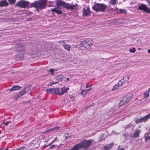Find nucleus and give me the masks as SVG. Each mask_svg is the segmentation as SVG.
Instances as JSON below:
<instances>
[{
	"label": "nucleus",
	"mask_w": 150,
	"mask_h": 150,
	"mask_svg": "<svg viewBox=\"0 0 150 150\" xmlns=\"http://www.w3.org/2000/svg\"><path fill=\"white\" fill-rule=\"evenodd\" d=\"M67 81H68L69 80V78H67L66 79Z\"/></svg>",
	"instance_id": "09e8293b"
},
{
	"label": "nucleus",
	"mask_w": 150,
	"mask_h": 150,
	"mask_svg": "<svg viewBox=\"0 0 150 150\" xmlns=\"http://www.w3.org/2000/svg\"><path fill=\"white\" fill-rule=\"evenodd\" d=\"M125 97L129 101L133 97V95L131 93L127 94Z\"/></svg>",
	"instance_id": "412c9836"
},
{
	"label": "nucleus",
	"mask_w": 150,
	"mask_h": 150,
	"mask_svg": "<svg viewBox=\"0 0 150 150\" xmlns=\"http://www.w3.org/2000/svg\"><path fill=\"white\" fill-rule=\"evenodd\" d=\"M18 50L21 54L23 55L25 52V49L23 46L19 47Z\"/></svg>",
	"instance_id": "dca6fc26"
},
{
	"label": "nucleus",
	"mask_w": 150,
	"mask_h": 150,
	"mask_svg": "<svg viewBox=\"0 0 150 150\" xmlns=\"http://www.w3.org/2000/svg\"><path fill=\"white\" fill-rule=\"evenodd\" d=\"M123 101L125 102H126L127 103L129 101L125 97L123 98Z\"/></svg>",
	"instance_id": "e433bc0d"
},
{
	"label": "nucleus",
	"mask_w": 150,
	"mask_h": 150,
	"mask_svg": "<svg viewBox=\"0 0 150 150\" xmlns=\"http://www.w3.org/2000/svg\"><path fill=\"white\" fill-rule=\"evenodd\" d=\"M141 132V131L139 130H136L134 132L132 137L134 138L135 137H138L139 135V134Z\"/></svg>",
	"instance_id": "ddd939ff"
},
{
	"label": "nucleus",
	"mask_w": 150,
	"mask_h": 150,
	"mask_svg": "<svg viewBox=\"0 0 150 150\" xmlns=\"http://www.w3.org/2000/svg\"><path fill=\"white\" fill-rule=\"evenodd\" d=\"M19 149H21V150H23L25 149V147H20V148H19Z\"/></svg>",
	"instance_id": "a18cd8bd"
},
{
	"label": "nucleus",
	"mask_w": 150,
	"mask_h": 150,
	"mask_svg": "<svg viewBox=\"0 0 150 150\" xmlns=\"http://www.w3.org/2000/svg\"><path fill=\"white\" fill-rule=\"evenodd\" d=\"M115 11L117 13H125L126 11L125 9H118L117 7H115Z\"/></svg>",
	"instance_id": "4468645a"
},
{
	"label": "nucleus",
	"mask_w": 150,
	"mask_h": 150,
	"mask_svg": "<svg viewBox=\"0 0 150 150\" xmlns=\"http://www.w3.org/2000/svg\"><path fill=\"white\" fill-rule=\"evenodd\" d=\"M150 92V88L148 89V90L145 92L143 93V97L144 98H147L149 96V93Z\"/></svg>",
	"instance_id": "2eb2a0df"
},
{
	"label": "nucleus",
	"mask_w": 150,
	"mask_h": 150,
	"mask_svg": "<svg viewBox=\"0 0 150 150\" xmlns=\"http://www.w3.org/2000/svg\"><path fill=\"white\" fill-rule=\"evenodd\" d=\"M55 148V146L54 145H52L50 146V149H54Z\"/></svg>",
	"instance_id": "a19ab883"
},
{
	"label": "nucleus",
	"mask_w": 150,
	"mask_h": 150,
	"mask_svg": "<svg viewBox=\"0 0 150 150\" xmlns=\"http://www.w3.org/2000/svg\"><path fill=\"white\" fill-rule=\"evenodd\" d=\"M87 93L88 92L86 89L83 90L81 92V95L83 96L86 95Z\"/></svg>",
	"instance_id": "c756f323"
},
{
	"label": "nucleus",
	"mask_w": 150,
	"mask_h": 150,
	"mask_svg": "<svg viewBox=\"0 0 150 150\" xmlns=\"http://www.w3.org/2000/svg\"><path fill=\"white\" fill-rule=\"evenodd\" d=\"M47 2V0H41L39 2L35 1L31 4V6L35 7L37 11H39L45 8Z\"/></svg>",
	"instance_id": "f03ea898"
},
{
	"label": "nucleus",
	"mask_w": 150,
	"mask_h": 150,
	"mask_svg": "<svg viewBox=\"0 0 150 150\" xmlns=\"http://www.w3.org/2000/svg\"><path fill=\"white\" fill-rule=\"evenodd\" d=\"M81 148V146L80 143H79L76 144L69 150H79V149Z\"/></svg>",
	"instance_id": "f8f14e48"
},
{
	"label": "nucleus",
	"mask_w": 150,
	"mask_h": 150,
	"mask_svg": "<svg viewBox=\"0 0 150 150\" xmlns=\"http://www.w3.org/2000/svg\"><path fill=\"white\" fill-rule=\"evenodd\" d=\"M120 85L118 84H116L114 86H113V88L112 89V91H114V90H117L118 88L120 87Z\"/></svg>",
	"instance_id": "2f4dec72"
},
{
	"label": "nucleus",
	"mask_w": 150,
	"mask_h": 150,
	"mask_svg": "<svg viewBox=\"0 0 150 150\" xmlns=\"http://www.w3.org/2000/svg\"><path fill=\"white\" fill-rule=\"evenodd\" d=\"M60 128V127H54V128H52L50 129H49L46 132H48L49 131H54L55 130L59 129Z\"/></svg>",
	"instance_id": "a878e982"
},
{
	"label": "nucleus",
	"mask_w": 150,
	"mask_h": 150,
	"mask_svg": "<svg viewBox=\"0 0 150 150\" xmlns=\"http://www.w3.org/2000/svg\"><path fill=\"white\" fill-rule=\"evenodd\" d=\"M57 139V137H56L55 139L54 140H53L52 142H51L50 143V144H49L48 145H50L51 144H52V143H53L54 142V141Z\"/></svg>",
	"instance_id": "4c0bfd02"
},
{
	"label": "nucleus",
	"mask_w": 150,
	"mask_h": 150,
	"mask_svg": "<svg viewBox=\"0 0 150 150\" xmlns=\"http://www.w3.org/2000/svg\"><path fill=\"white\" fill-rule=\"evenodd\" d=\"M127 103L126 102L123 101V99H122V100L120 102L119 107L120 108L121 106H124Z\"/></svg>",
	"instance_id": "5701e85b"
},
{
	"label": "nucleus",
	"mask_w": 150,
	"mask_h": 150,
	"mask_svg": "<svg viewBox=\"0 0 150 150\" xmlns=\"http://www.w3.org/2000/svg\"><path fill=\"white\" fill-rule=\"evenodd\" d=\"M55 71L54 69H50L48 70L49 72H50L51 73V74L53 75V71Z\"/></svg>",
	"instance_id": "c9c22d12"
},
{
	"label": "nucleus",
	"mask_w": 150,
	"mask_h": 150,
	"mask_svg": "<svg viewBox=\"0 0 150 150\" xmlns=\"http://www.w3.org/2000/svg\"><path fill=\"white\" fill-rule=\"evenodd\" d=\"M94 43V41L90 38H88L81 42V45L85 49L89 50L91 48V45Z\"/></svg>",
	"instance_id": "7ed1b4c3"
},
{
	"label": "nucleus",
	"mask_w": 150,
	"mask_h": 150,
	"mask_svg": "<svg viewBox=\"0 0 150 150\" xmlns=\"http://www.w3.org/2000/svg\"><path fill=\"white\" fill-rule=\"evenodd\" d=\"M1 131V130H0V132Z\"/></svg>",
	"instance_id": "864d4df0"
},
{
	"label": "nucleus",
	"mask_w": 150,
	"mask_h": 150,
	"mask_svg": "<svg viewBox=\"0 0 150 150\" xmlns=\"http://www.w3.org/2000/svg\"><path fill=\"white\" fill-rule=\"evenodd\" d=\"M8 150V149H7V148H6V149H5V150Z\"/></svg>",
	"instance_id": "8fccbe9b"
},
{
	"label": "nucleus",
	"mask_w": 150,
	"mask_h": 150,
	"mask_svg": "<svg viewBox=\"0 0 150 150\" xmlns=\"http://www.w3.org/2000/svg\"><path fill=\"white\" fill-rule=\"evenodd\" d=\"M123 80V79H122L119 81L118 84L120 85V86H122L123 84L125 83V81Z\"/></svg>",
	"instance_id": "7c9ffc66"
},
{
	"label": "nucleus",
	"mask_w": 150,
	"mask_h": 150,
	"mask_svg": "<svg viewBox=\"0 0 150 150\" xmlns=\"http://www.w3.org/2000/svg\"><path fill=\"white\" fill-rule=\"evenodd\" d=\"M86 88H88L91 87V86H90V85H89L88 84H86Z\"/></svg>",
	"instance_id": "c03bdc74"
},
{
	"label": "nucleus",
	"mask_w": 150,
	"mask_h": 150,
	"mask_svg": "<svg viewBox=\"0 0 150 150\" xmlns=\"http://www.w3.org/2000/svg\"><path fill=\"white\" fill-rule=\"evenodd\" d=\"M63 45L64 48L66 50L68 51L70 50V48L71 47V46L70 45L67 44L66 43H64Z\"/></svg>",
	"instance_id": "4be33fe9"
},
{
	"label": "nucleus",
	"mask_w": 150,
	"mask_h": 150,
	"mask_svg": "<svg viewBox=\"0 0 150 150\" xmlns=\"http://www.w3.org/2000/svg\"><path fill=\"white\" fill-rule=\"evenodd\" d=\"M112 144H109L104 146V150H108L111 148Z\"/></svg>",
	"instance_id": "b1692460"
},
{
	"label": "nucleus",
	"mask_w": 150,
	"mask_h": 150,
	"mask_svg": "<svg viewBox=\"0 0 150 150\" xmlns=\"http://www.w3.org/2000/svg\"><path fill=\"white\" fill-rule=\"evenodd\" d=\"M138 9L142 10L148 13H150V8L147 7L145 4H141L138 7Z\"/></svg>",
	"instance_id": "0eeeda50"
},
{
	"label": "nucleus",
	"mask_w": 150,
	"mask_h": 150,
	"mask_svg": "<svg viewBox=\"0 0 150 150\" xmlns=\"http://www.w3.org/2000/svg\"><path fill=\"white\" fill-rule=\"evenodd\" d=\"M53 91L54 94L56 93L59 95V93H60V90L59 88H53Z\"/></svg>",
	"instance_id": "393cba45"
},
{
	"label": "nucleus",
	"mask_w": 150,
	"mask_h": 150,
	"mask_svg": "<svg viewBox=\"0 0 150 150\" xmlns=\"http://www.w3.org/2000/svg\"><path fill=\"white\" fill-rule=\"evenodd\" d=\"M129 76H125L122 79H123L124 80L123 81H125V83L126 82H127L129 80Z\"/></svg>",
	"instance_id": "c85d7f7f"
},
{
	"label": "nucleus",
	"mask_w": 150,
	"mask_h": 150,
	"mask_svg": "<svg viewBox=\"0 0 150 150\" xmlns=\"http://www.w3.org/2000/svg\"><path fill=\"white\" fill-rule=\"evenodd\" d=\"M69 88L67 87L65 88V87H62L61 88L60 91L61 92H60L59 95H63L64 94L67 93V91H69Z\"/></svg>",
	"instance_id": "9b49d317"
},
{
	"label": "nucleus",
	"mask_w": 150,
	"mask_h": 150,
	"mask_svg": "<svg viewBox=\"0 0 150 150\" xmlns=\"http://www.w3.org/2000/svg\"><path fill=\"white\" fill-rule=\"evenodd\" d=\"M63 78L64 76L63 75L60 74L57 76L56 79L58 81H61L63 80Z\"/></svg>",
	"instance_id": "a211bd4d"
},
{
	"label": "nucleus",
	"mask_w": 150,
	"mask_h": 150,
	"mask_svg": "<svg viewBox=\"0 0 150 150\" xmlns=\"http://www.w3.org/2000/svg\"><path fill=\"white\" fill-rule=\"evenodd\" d=\"M53 6L52 5H50L49 6Z\"/></svg>",
	"instance_id": "603ef678"
},
{
	"label": "nucleus",
	"mask_w": 150,
	"mask_h": 150,
	"mask_svg": "<svg viewBox=\"0 0 150 150\" xmlns=\"http://www.w3.org/2000/svg\"><path fill=\"white\" fill-rule=\"evenodd\" d=\"M25 91L23 90L21 92H19L17 94L18 97H20L25 94Z\"/></svg>",
	"instance_id": "bb28decb"
},
{
	"label": "nucleus",
	"mask_w": 150,
	"mask_h": 150,
	"mask_svg": "<svg viewBox=\"0 0 150 150\" xmlns=\"http://www.w3.org/2000/svg\"><path fill=\"white\" fill-rule=\"evenodd\" d=\"M46 91L51 94H54L53 88H49L47 89Z\"/></svg>",
	"instance_id": "473e14b6"
},
{
	"label": "nucleus",
	"mask_w": 150,
	"mask_h": 150,
	"mask_svg": "<svg viewBox=\"0 0 150 150\" xmlns=\"http://www.w3.org/2000/svg\"><path fill=\"white\" fill-rule=\"evenodd\" d=\"M29 2L24 0H21L18 2L17 4V6H18L21 8H26L28 6Z\"/></svg>",
	"instance_id": "1a4fd4ad"
},
{
	"label": "nucleus",
	"mask_w": 150,
	"mask_h": 150,
	"mask_svg": "<svg viewBox=\"0 0 150 150\" xmlns=\"http://www.w3.org/2000/svg\"><path fill=\"white\" fill-rule=\"evenodd\" d=\"M91 89H92V88H90L89 89H87L86 90H87V92H88L90 91H91Z\"/></svg>",
	"instance_id": "37998d69"
},
{
	"label": "nucleus",
	"mask_w": 150,
	"mask_h": 150,
	"mask_svg": "<svg viewBox=\"0 0 150 150\" xmlns=\"http://www.w3.org/2000/svg\"><path fill=\"white\" fill-rule=\"evenodd\" d=\"M117 1V0H110L109 2V3L112 5L114 6Z\"/></svg>",
	"instance_id": "cd10ccee"
},
{
	"label": "nucleus",
	"mask_w": 150,
	"mask_h": 150,
	"mask_svg": "<svg viewBox=\"0 0 150 150\" xmlns=\"http://www.w3.org/2000/svg\"><path fill=\"white\" fill-rule=\"evenodd\" d=\"M57 82H52V83H51V85H54V84H57Z\"/></svg>",
	"instance_id": "79ce46f5"
},
{
	"label": "nucleus",
	"mask_w": 150,
	"mask_h": 150,
	"mask_svg": "<svg viewBox=\"0 0 150 150\" xmlns=\"http://www.w3.org/2000/svg\"><path fill=\"white\" fill-rule=\"evenodd\" d=\"M23 90L25 91V93L28 92L30 90V88L28 87H26L24 89H23Z\"/></svg>",
	"instance_id": "72a5a7b5"
},
{
	"label": "nucleus",
	"mask_w": 150,
	"mask_h": 150,
	"mask_svg": "<svg viewBox=\"0 0 150 150\" xmlns=\"http://www.w3.org/2000/svg\"><path fill=\"white\" fill-rule=\"evenodd\" d=\"M82 12L83 16H87L91 14V12L88 6L83 8Z\"/></svg>",
	"instance_id": "6e6552de"
},
{
	"label": "nucleus",
	"mask_w": 150,
	"mask_h": 150,
	"mask_svg": "<svg viewBox=\"0 0 150 150\" xmlns=\"http://www.w3.org/2000/svg\"><path fill=\"white\" fill-rule=\"evenodd\" d=\"M92 141L91 140H86L84 139L80 143L81 148L84 149L88 148L91 145Z\"/></svg>",
	"instance_id": "39448f33"
},
{
	"label": "nucleus",
	"mask_w": 150,
	"mask_h": 150,
	"mask_svg": "<svg viewBox=\"0 0 150 150\" xmlns=\"http://www.w3.org/2000/svg\"><path fill=\"white\" fill-rule=\"evenodd\" d=\"M150 118V113L145 115L144 117L136 119L135 120V122L136 123H140L143 122H145Z\"/></svg>",
	"instance_id": "423d86ee"
},
{
	"label": "nucleus",
	"mask_w": 150,
	"mask_h": 150,
	"mask_svg": "<svg viewBox=\"0 0 150 150\" xmlns=\"http://www.w3.org/2000/svg\"><path fill=\"white\" fill-rule=\"evenodd\" d=\"M16 0H8L9 2L11 4H13L16 1Z\"/></svg>",
	"instance_id": "58836bf2"
},
{
	"label": "nucleus",
	"mask_w": 150,
	"mask_h": 150,
	"mask_svg": "<svg viewBox=\"0 0 150 150\" xmlns=\"http://www.w3.org/2000/svg\"><path fill=\"white\" fill-rule=\"evenodd\" d=\"M74 96H72L71 95H69L68 96H67L66 98H65L64 99L65 100H67V102H74Z\"/></svg>",
	"instance_id": "9d476101"
},
{
	"label": "nucleus",
	"mask_w": 150,
	"mask_h": 150,
	"mask_svg": "<svg viewBox=\"0 0 150 150\" xmlns=\"http://www.w3.org/2000/svg\"><path fill=\"white\" fill-rule=\"evenodd\" d=\"M11 122V121H7L5 123H4V124L6 125L7 126V125H8V124L10 123Z\"/></svg>",
	"instance_id": "ea45409f"
},
{
	"label": "nucleus",
	"mask_w": 150,
	"mask_h": 150,
	"mask_svg": "<svg viewBox=\"0 0 150 150\" xmlns=\"http://www.w3.org/2000/svg\"><path fill=\"white\" fill-rule=\"evenodd\" d=\"M56 4L57 7H55L54 8L51 9V11L59 14H61L62 13L61 11V7H59L60 5L62 6L63 7L66 9L73 10L76 9L78 5L77 4L72 5L69 3H66L61 1L57 2Z\"/></svg>",
	"instance_id": "f257e3e1"
},
{
	"label": "nucleus",
	"mask_w": 150,
	"mask_h": 150,
	"mask_svg": "<svg viewBox=\"0 0 150 150\" xmlns=\"http://www.w3.org/2000/svg\"><path fill=\"white\" fill-rule=\"evenodd\" d=\"M21 87L18 86H13L10 89V91L18 90L21 89Z\"/></svg>",
	"instance_id": "6ab92c4d"
},
{
	"label": "nucleus",
	"mask_w": 150,
	"mask_h": 150,
	"mask_svg": "<svg viewBox=\"0 0 150 150\" xmlns=\"http://www.w3.org/2000/svg\"><path fill=\"white\" fill-rule=\"evenodd\" d=\"M145 139L146 141L150 139V132H147L145 134Z\"/></svg>",
	"instance_id": "aec40b11"
},
{
	"label": "nucleus",
	"mask_w": 150,
	"mask_h": 150,
	"mask_svg": "<svg viewBox=\"0 0 150 150\" xmlns=\"http://www.w3.org/2000/svg\"><path fill=\"white\" fill-rule=\"evenodd\" d=\"M149 5L150 6V0H149V1L148 2Z\"/></svg>",
	"instance_id": "49530a36"
},
{
	"label": "nucleus",
	"mask_w": 150,
	"mask_h": 150,
	"mask_svg": "<svg viewBox=\"0 0 150 150\" xmlns=\"http://www.w3.org/2000/svg\"><path fill=\"white\" fill-rule=\"evenodd\" d=\"M148 52L149 53H150V49L148 50Z\"/></svg>",
	"instance_id": "de8ad7c7"
},
{
	"label": "nucleus",
	"mask_w": 150,
	"mask_h": 150,
	"mask_svg": "<svg viewBox=\"0 0 150 150\" xmlns=\"http://www.w3.org/2000/svg\"><path fill=\"white\" fill-rule=\"evenodd\" d=\"M129 51L130 52L134 53L136 51V49L134 47L130 48L129 50Z\"/></svg>",
	"instance_id": "f704fd0d"
},
{
	"label": "nucleus",
	"mask_w": 150,
	"mask_h": 150,
	"mask_svg": "<svg viewBox=\"0 0 150 150\" xmlns=\"http://www.w3.org/2000/svg\"><path fill=\"white\" fill-rule=\"evenodd\" d=\"M8 3L6 0H3L0 2V6H8Z\"/></svg>",
	"instance_id": "f3484780"
},
{
	"label": "nucleus",
	"mask_w": 150,
	"mask_h": 150,
	"mask_svg": "<svg viewBox=\"0 0 150 150\" xmlns=\"http://www.w3.org/2000/svg\"><path fill=\"white\" fill-rule=\"evenodd\" d=\"M107 8V6L103 4H96L93 6V9L96 11H103Z\"/></svg>",
	"instance_id": "20e7f679"
},
{
	"label": "nucleus",
	"mask_w": 150,
	"mask_h": 150,
	"mask_svg": "<svg viewBox=\"0 0 150 150\" xmlns=\"http://www.w3.org/2000/svg\"><path fill=\"white\" fill-rule=\"evenodd\" d=\"M140 48H139L138 49V50H140Z\"/></svg>",
	"instance_id": "3c124183"
}]
</instances>
